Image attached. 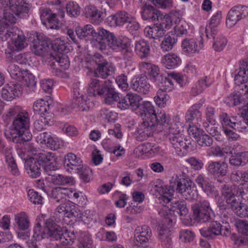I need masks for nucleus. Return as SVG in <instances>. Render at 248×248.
Segmentation results:
<instances>
[{
    "label": "nucleus",
    "mask_w": 248,
    "mask_h": 248,
    "mask_svg": "<svg viewBox=\"0 0 248 248\" xmlns=\"http://www.w3.org/2000/svg\"><path fill=\"white\" fill-rule=\"evenodd\" d=\"M154 189L156 194L158 193L156 196H159V201L163 205V207L158 211L159 215L160 217H164L166 221L168 220L169 222H171L172 220L170 217L171 210L170 206L167 204H169L172 200L171 197L173 195L174 190L170 186L162 184L155 185Z\"/></svg>",
    "instance_id": "obj_5"
},
{
    "label": "nucleus",
    "mask_w": 248,
    "mask_h": 248,
    "mask_svg": "<svg viewBox=\"0 0 248 248\" xmlns=\"http://www.w3.org/2000/svg\"><path fill=\"white\" fill-rule=\"evenodd\" d=\"M0 41H11V49L20 51L27 46L23 32L13 26L19 18L28 16L30 5L28 0H0Z\"/></svg>",
    "instance_id": "obj_1"
},
{
    "label": "nucleus",
    "mask_w": 248,
    "mask_h": 248,
    "mask_svg": "<svg viewBox=\"0 0 248 248\" xmlns=\"http://www.w3.org/2000/svg\"><path fill=\"white\" fill-rule=\"evenodd\" d=\"M45 225L50 240L59 241L57 245L61 244L63 246L70 245L75 239L76 236L74 232H67L66 230L56 224L52 218L46 219Z\"/></svg>",
    "instance_id": "obj_4"
},
{
    "label": "nucleus",
    "mask_w": 248,
    "mask_h": 248,
    "mask_svg": "<svg viewBox=\"0 0 248 248\" xmlns=\"http://www.w3.org/2000/svg\"><path fill=\"white\" fill-rule=\"evenodd\" d=\"M30 118L27 112H20L14 118L12 128L5 132V136L10 141L16 143H24L31 150V145L28 143L32 138V134L29 131Z\"/></svg>",
    "instance_id": "obj_2"
},
{
    "label": "nucleus",
    "mask_w": 248,
    "mask_h": 248,
    "mask_svg": "<svg viewBox=\"0 0 248 248\" xmlns=\"http://www.w3.org/2000/svg\"><path fill=\"white\" fill-rule=\"evenodd\" d=\"M39 166H43L45 164H47L55 161L54 154L50 152L42 151L37 154L34 157Z\"/></svg>",
    "instance_id": "obj_51"
},
{
    "label": "nucleus",
    "mask_w": 248,
    "mask_h": 248,
    "mask_svg": "<svg viewBox=\"0 0 248 248\" xmlns=\"http://www.w3.org/2000/svg\"><path fill=\"white\" fill-rule=\"evenodd\" d=\"M33 109L36 113L40 115L49 110V104L47 101L40 99L35 101L33 105Z\"/></svg>",
    "instance_id": "obj_53"
},
{
    "label": "nucleus",
    "mask_w": 248,
    "mask_h": 248,
    "mask_svg": "<svg viewBox=\"0 0 248 248\" xmlns=\"http://www.w3.org/2000/svg\"><path fill=\"white\" fill-rule=\"evenodd\" d=\"M140 115L142 120L144 118L153 122H157L160 125L168 126L169 122V118L164 112H160L156 114L154 107L149 101L141 102L137 112Z\"/></svg>",
    "instance_id": "obj_7"
},
{
    "label": "nucleus",
    "mask_w": 248,
    "mask_h": 248,
    "mask_svg": "<svg viewBox=\"0 0 248 248\" xmlns=\"http://www.w3.org/2000/svg\"><path fill=\"white\" fill-rule=\"evenodd\" d=\"M200 232L202 236L209 239H214L219 235L227 236L231 232L230 226L227 222L223 226L217 221H212L207 228L201 229Z\"/></svg>",
    "instance_id": "obj_11"
},
{
    "label": "nucleus",
    "mask_w": 248,
    "mask_h": 248,
    "mask_svg": "<svg viewBox=\"0 0 248 248\" xmlns=\"http://www.w3.org/2000/svg\"><path fill=\"white\" fill-rule=\"evenodd\" d=\"M57 212L55 214L56 217L62 218L64 219V217L70 218L73 216V212L70 206L69 203H63L61 204L57 208ZM61 220V218L59 219L58 221Z\"/></svg>",
    "instance_id": "obj_46"
},
{
    "label": "nucleus",
    "mask_w": 248,
    "mask_h": 248,
    "mask_svg": "<svg viewBox=\"0 0 248 248\" xmlns=\"http://www.w3.org/2000/svg\"><path fill=\"white\" fill-rule=\"evenodd\" d=\"M138 149L142 154H145L150 156L160 153L161 150L159 146L151 143L140 145L138 147Z\"/></svg>",
    "instance_id": "obj_42"
},
{
    "label": "nucleus",
    "mask_w": 248,
    "mask_h": 248,
    "mask_svg": "<svg viewBox=\"0 0 248 248\" xmlns=\"http://www.w3.org/2000/svg\"><path fill=\"white\" fill-rule=\"evenodd\" d=\"M233 201V202L230 205L234 213L240 217H247L248 214V206L238 200Z\"/></svg>",
    "instance_id": "obj_39"
},
{
    "label": "nucleus",
    "mask_w": 248,
    "mask_h": 248,
    "mask_svg": "<svg viewBox=\"0 0 248 248\" xmlns=\"http://www.w3.org/2000/svg\"><path fill=\"white\" fill-rule=\"evenodd\" d=\"M42 23L47 28L58 30L60 27L59 20L55 14L48 8L41 7L39 10Z\"/></svg>",
    "instance_id": "obj_19"
},
{
    "label": "nucleus",
    "mask_w": 248,
    "mask_h": 248,
    "mask_svg": "<svg viewBox=\"0 0 248 248\" xmlns=\"http://www.w3.org/2000/svg\"><path fill=\"white\" fill-rule=\"evenodd\" d=\"M203 102V101L201 100L189 108L185 116L186 122L191 123L197 116H202V113L199 109L202 106Z\"/></svg>",
    "instance_id": "obj_41"
},
{
    "label": "nucleus",
    "mask_w": 248,
    "mask_h": 248,
    "mask_svg": "<svg viewBox=\"0 0 248 248\" xmlns=\"http://www.w3.org/2000/svg\"><path fill=\"white\" fill-rule=\"evenodd\" d=\"M19 81H22L26 85L31 91H33L35 88L36 81L34 76L28 70H23Z\"/></svg>",
    "instance_id": "obj_49"
},
{
    "label": "nucleus",
    "mask_w": 248,
    "mask_h": 248,
    "mask_svg": "<svg viewBox=\"0 0 248 248\" xmlns=\"http://www.w3.org/2000/svg\"><path fill=\"white\" fill-rule=\"evenodd\" d=\"M248 80V62L243 61L239 68L237 74L235 76L234 80L237 85L246 82Z\"/></svg>",
    "instance_id": "obj_38"
},
{
    "label": "nucleus",
    "mask_w": 248,
    "mask_h": 248,
    "mask_svg": "<svg viewBox=\"0 0 248 248\" xmlns=\"http://www.w3.org/2000/svg\"><path fill=\"white\" fill-rule=\"evenodd\" d=\"M213 39L215 40L213 44V47L215 50L216 51H222L227 44V40L226 38L222 35H219L217 37H215V39Z\"/></svg>",
    "instance_id": "obj_63"
},
{
    "label": "nucleus",
    "mask_w": 248,
    "mask_h": 248,
    "mask_svg": "<svg viewBox=\"0 0 248 248\" xmlns=\"http://www.w3.org/2000/svg\"><path fill=\"white\" fill-rule=\"evenodd\" d=\"M142 99V97L137 93H127L119 102L118 108L124 110L130 108L133 110H138L141 104Z\"/></svg>",
    "instance_id": "obj_21"
},
{
    "label": "nucleus",
    "mask_w": 248,
    "mask_h": 248,
    "mask_svg": "<svg viewBox=\"0 0 248 248\" xmlns=\"http://www.w3.org/2000/svg\"><path fill=\"white\" fill-rule=\"evenodd\" d=\"M22 87L21 85L14 82H10L4 86L1 92L2 97L5 100L11 101L16 96L21 94Z\"/></svg>",
    "instance_id": "obj_22"
},
{
    "label": "nucleus",
    "mask_w": 248,
    "mask_h": 248,
    "mask_svg": "<svg viewBox=\"0 0 248 248\" xmlns=\"http://www.w3.org/2000/svg\"><path fill=\"white\" fill-rule=\"evenodd\" d=\"M182 48L184 53L189 56H193L200 50V47L194 39H184L182 43Z\"/></svg>",
    "instance_id": "obj_34"
},
{
    "label": "nucleus",
    "mask_w": 248,
    "mask_h": 248,
    "mask_svg": "<svg viewBox=\"0 0 248 248\" xmlns=\"http://www.w3.org/2000/svg\"><path fill=\"white\" fill-rule=\"evenodd\" d=\"M101 96L105 99V103L111 105L115 102H117V107H118L119 102H120L123 96H121L120 93L116 92L113 88L106 86Z\"/></svg>",
    "instance_id": "obj_29"
},
{
    "label": "nucleus",
    "mask_w": 248,
    "mask_h": 248,
    "mask_svg": "<svg viewBox=\"0 0 248 248\" xmlns=\"http://www.w3.org/2000/svg\"><path fill=\"white\" fill-rule=\"evenodd\" d=\"M142 123L139 125L135 135L137 140L143 141L153 135L155 125H160L157 122H153L147 119L143 120Z\"/></svg>",
    "instance_id": "obj_17"
},
{
    "label": "nucleus",
    "mask_w": 248,
    "mask_h": 248,
    "mask_svg": "<svg viewBox=\"0 0 248 248\" xmlns=\"http://www.w3.org/2000/svg\"><path fill=\"white\" fill-rule=\"evenodd\" d=\"M219 117L222 126H228L238 131L246 129V123L242 115L230 117L227 113H223Z\"/></svg>",
    "instance_id": "obj_18"
},
{
    "label": "nucleus",
    "mask_w": 248,
    "mask_h": 248,
    "mask_svg": "<svg viewBox=\"0 0 248 248\" xmlns=\"http://www.w3.org/2000/svg\"><path fill=\"white\" fill-rule=\"evenodd\" d=\"M176 42V40L170 35H165L160 45L161 48L163 51L171 50Z\"/></svg>",
    "instance_id": "obj_60"
},
{
    "label": "nucleus",
    "mask_w": 248,
    "mask_h": 248,
    "mask_svg": "<svg viewBox=\"0 0 248 248\" xmlns=\"http://www.w3.org/2000/svg\"><path fill=\"white\" fill-rule=\"evenodd\" d=\"M166 33V30L163 29L158 23L153 26H147L144 30V35L149 38L157 39L162 37Z\"/></svg>",
    "instance_id": "obj_33"
},
{
    "label": "nucleus",
    "mask_w": 248,
    "mask_h": 248,
    "mask_svg": "<svg viewBox=\"0 0 248 248\" xmlns=\"http://www.w3.org/2000/svg\"><path fill=\"white\" fill-rule=\"evenodd\" d=\"M100 35H106L108 39V46L114 50L123 52L124 59L131 58L132 55L130 47L131 41L128 38L125 37L116 38L113 33L107 30L101 31Z\"/></svg>",
    "instance_id": "obj_6"
},
{
    "label": "nucleus",
    "mask_w": 248,
    "mask_h": 248,
    "mask_svg": "<svg viewBox=\"0 0 248 248\" xmlns=\"http://www.w3.org/2000/svg\"><path fill=\"white\" fill-rule=\"evenodd\" d=\"M15 222L20 230H27L30 226V222L27 215L21 212L15 215Z\"/></svg>",
    "instance_id": "obj_45"
},
{
    "label": "nucleus",
    "mask_w": 248,
    "mask_h": 248,
    "mask_svg": "<svg viewBox=\"0 0 248 248\" xmlns=\"http://www.w3.org/2000/svg\"><path fill=\"white\" fill-rule=\"evenodd\" d=\"M83 13L84 16L93 24H99L103 20L102 12L93 5L86 6Z\"/></svg>",
    "instance_id": "obj_24"
},
{
    "label": "nucleus",
    "mask_w": 248,
    "mask_h": 248,
    "mask_svg": "<svg viewBox=\"0 0 248 248\" xmlns=\"http://www.w3.org/2000/svg\"><path fill=\"white\" fill-rule=\"evenodd\" d=\"M248 16V7L238 5L232 7L229 11L226 18V25L231 28L240 20Z\"/></svg>",
    "instance_id": "obj_15"
},
{
    "label": "nucleus",
    "mask_w": 248,
    "mask_h": 248,
    "mask_svg": "<svg viewBox=\"0 0 248 248\" xmlns=\"http://www.w3.org/2000/svg\"><path fill=\"white\" fill-rule=\"evenodd\" d=\"M179 16L178 12H175L170 13V15H165L162 17L161 14V18H159L161 20L160 22L158 24L160 27H163V29L165 30L169 29L172 25V20L174 19L175 17H178Z\"/></svg>",
    "instance_id": "obj_54"
},
{
    "label": "nucleus",
    "mask_w": 248,
    "mask_h": 248,
    "mask_svg": "<svg viewBox=\"0 0 248 248\" xmlns=\"http://www.w3.org/2000/svg\"><path fill=\"white\" fill-rule=\"evenodd\" d=\"M72 106L78 111H87L90 109V99L81 90L79 82L75 83L73 85Z\"/></svg>",
    "instance_id": "obj_9"
},
{
    "label": "nucleus",
    "mask_w": 248,
    "mask_h": 248,
    "mask_svg": "<svg viewBox=\"0 0 248 248\" xmlns=\"http://www.w3.org/2000/svg\"><path fill=\"white\" fill-rule=\"evenodd\" d=\"M47 228L41 227L39 223H37L33 229L32 238L35 241H40L48 236Z\"/></svg>",
    "instance_id": "obj_58"
},
{
    "label": "nucleus",
    "mask_w": 248,
    "mask_h": 248,
    "mask_svg": "<svg viewBox=\"0 0 248 248\" xmlns=\"http://www.w3.org/2000/svg\"><path fill=\"white\" fill-rule=\"evenodd\" d=\"M63 165L66 171L72 172L82 165V161L76 155L70 153L65 156Z\"/></svg>",
    "instance_id": "obj_28"
},
{
    "label": "nucleus",
    "mask_w": 248,
    "mask_h": 248,
    "mask_svg": "<svg viewBox=\"0 0 248 248\" xmlns=\"http://www.w3.org/2000/svg\"><path fill=\"white\" fill-rule=\"evenodd\" d=\"M48 62L52 72L58 76L62 70L68 69L70 62L67 56L62 54H50Z\"/></svg>",
    "instance_id": "obj_13"
},
{
    "label": "nucleus",
    "mask_w": 248,
    "mask_h": 248,
    "mask_svg": "<svg viewBox=\"0 0 248 248\" xmlns=\"http://www.w3.org/2000/svg\"><path fill=\"white\" fill-rule=\"evenodd\" d=\"M178 127L169 126V131L167 138L175 150L176 154L180 156H184L192 151L191 145L189 143H186L185 139L179 134V129Z\"/></svg>",
    "instance_id": "obj_8"
},
{
    "label": "nucleus",
    "mask_w": 248,
    "mask_h": 248,
    "mask_svg": "<svg viewBox=\"0 0 248 248\" xmlns=\"http://www.w3.org/2000/svg\"><path fill=\"white\" fill-rule=\"evenodd\" d=\"M175 190L187 200L192 201L196 198L195 185L191 181L177 180Z\"/></svg>",
    "instance_id": "obj_14"
},
{
    "label": "nucleus",
    "mask_w": 248,
    "mask_h": 248,
    "mask_svg": "<svg viewBox=\"0 0 248 248\" xmlns=\"http://www.w3.org/2000/svg\"><path fill=\"white\" fill-rule=\"evenodd\" d=\"M193 216L197 221L206 222L212 219L213 211L206 200L200 201L192 206Z\"/></svg>",
    "instance_id": "obj_10"
},
{
    "label": "nucleus",
    "mask_w": 248,
    "mask_h": 248,
    "mask_svg": "<svg viewBox=\"0 0 248 248\" xmlns=\"http://www.w3.org/2000/svg\"><path fill=\"white\" fill-rule=\"evenodd\" d=\"M203 126L206 131L213 137H217V139H219V132L218 128L215 122H205L203 123Z\"/></svg>",
    "instance_id": "obj_59"
},
{
    "label": "nucleus",
    "mask_w": 248,
    "mask_h": 248,
    "mask_svg": "<svg viewBox=\"0 0 248 248\" xmlns=\"http://www.w3.org/2000/svg\"><path fill=\"white\" fill-rule=\"evenodd\" d=\"M91 235L83 233L79 238L78 248H95Z\"/></svg>",
    "instance_id": "obj_61"
},
{
    "label": "nucleus",
    "mask_w": 248,
    "mask_h": 248,
    "mask_svg": "<svg viewBox=\"0 0 248 248\" xmlns=\"http://www.w3.org/2000/svg\"><path fill=\"white\" fill-rule=\"evenodd\" d=\"M212 81L207 77L200 79L192 88L191 93L194 96L202 93L203 90L212 84Z\"/></svg>",
    "instance_id": "obj_50"
},
{
    "label": "nucleus",
    "mask_w": 248,
    "mask_h": 248,
    "mask_svg": "<svg viewBox=\"0 0 248 248\" xmlns=\"http://www.w3.org/2000/svg\"><path fill=\"white\" fill-rule=\"evenodd\" d=\"M141 15L144 20H147L151 22L159 21V18H161L160 12L154 6L147 4L143 6L141 11Z\"/></svg>",
    "instance_id": "obj_27"
},
{
    "label": "nucleus",
    "mask_w": 248,
    "mask_h": 248,
    "mask_svg": "<svg viewBox=\"0 0 248 248\" xmlns=\"http://www.w3.org/2000/svg\"><path fill=\"white\" fill-rule=\"evenodd\" d=\"M150 228L146 225L138 227L135 231L134 243L138 246H145L151 236Z\"/></svg>",
    "instance_id": "obj_25"
},
{
    "label": "nucleus",
    "mask_w": 248,
    "mask_h": 248,
    "mask_svg": "<svg viewBox=\"0 0 248 248\" xmlns=\"http://www.w3.org/2000/svg\"><path fill=\"white\" fill-rule=\"evenodd\" d=\"M158 238L161 245L166 248H170L172 245V237L170 231L169 229L160 227L158 232Z\"/></svg>",
    "instance_id": "obj_43"
},
{
    "label": "nucleus",
    "mask_w": 248,
    "mask_h": 248,
    "mask_svg": "<svg viewBox=\"0 0 248 248\" xmlns=\"http://www.w3.org/2000/svg\"><path fill=\"white\" fill-rule=\"evenodd\" d=\"M67 15L71 17H77L80 14V8L76 2L70 1L65 6Z\"/></svg>",
    "instance_id": "obj_56"
},
{
    "label": "nucleus",
    "mask_w": 248,
    "mask_h": 248,
    "mask_svg": "<svg viewBox=\"0 0 248 248\" xmlns=\"http://www.w3.org/2000/svg\"><path fill=\"white\" fill-rule=\"evenodd\" d=\"M150 50L149 43L145 40L141 39L137 41L135 45L136 54L141 59L147 57Z\"/></svg>",
    "instance_id": "obj_40"
},
{
    "label": "nucleus",
    "mask_w": 248,
    "mask_h": 248,
    "mask_svg": "<svg viewBox=\"0 0 248 248\" xmlns=\"http://www.w3.org/2000/svg\"><path fill=\"white\" fill-rule=\"evenodd\" d=\"M150 87V85L148 82L147 78L145 76L140 75L134 78L132 80L131 88L134 91L139 93L148 94Z\"/></svg>",
    "instance_id": "obj_23"
},
{
    "label": "nucleus",
    "mask_w": 248,
    "mask_h": 248,
    "mask_svg": "<svg viewBox=\"0 0 248 248\" xmlns=\"http://www.w3.org/2000/svg\"><path fill=\"white\" fill-rule=\"evenodd\" d=\"M46 179L55 185H73L75 181L72 177H69L60 174L54 173L50 176L46 177Z\"/></svg>",
    "instance_id": "obj_35"
},
{
    "label": "nucleus",
    "mask_w": 248,
    "mask_h": 248,
    "mask_svg": "<svg viewBox=\"0 0 248 248\" xmlns=\"http://www.w3.org/2000/svg\"><path fill=\"white\" fill-rule=\"evenodd\" d=\"M139 68L148 75L150 80L160 88L159 91L166 93L173 89L174 84L171 78L163 77L158 66L150 62H142L139 63Z\"/></svg>",
    "instance_id": "obj_3"
},
{
    "label": "nucleus",
    "mask_w": 248,
    "mask_h": 248,
    "mask_svg": "<svg viewBox=\"0 0 248 248\" xmlns=\"http://www.w3.org/2000/svg\"><path fill=\"white\" fill-rule=\"evenodd\" d=\"M171 201V200L170 201ZM170 206L171 211L176 212L180 216H186L188 210L186 207V203L184 201H174L170 202Z\"/></svg>",
    "instance_id": "obj_47"
},
{
    "label": "nucleus",
    "mask_w": 248,
    "mask_h": 248,
    "mask_svg": "<svg viewBox=\"0 0 248 248\" xmlns=\"http://www.w3.org/2000/svg\"><path fill=\"white\" fill-rule=\"evenodd\" d=\"M170 97L168 94L163 91H158L156 95L154 97V100L156 104L159 107H164L166 102L169 100Z\"/></svg>",
    "instance_id": "obj_64"
},
{
    "label": "nucleus",
    "mask_w": 248,
    "mask_h": 248,
    "mask_svg": "<svg viewBox=\"0 0 248 248\" xmlns=\"http://www.w3.org/2000/svg\"><path fill=\"white\" fill-rule=\"evenodd\" d=\"M234 186L230 185H225L222 189V194L226 200V203L229 205L236 201Z\"/></svg>",
    "instance_id": "obj_52"
},
{
    "label": "nucleus",
    "mask_w": 248,
    "mask_h": 248,
    "mask_svg": "<svg viewBox=\"0 0 248 248\" xmlns=\"http://www.w3.org/2000/svg\"><path fill=\"white\" fill-rule=\"evenodd\" d=\"M247 152L232 154L229 158V163L234 167L244 166L247 164Z\"/></svg>",
    "instance_id": "obj_44"
},
{
    "label": "nucleus",
    "mask_w": 248,
    "mask_h": 248,
    "mask_svg": "<svg viewBox=\"0 0 248 248\" xmlns=\"http://www.w3.org/2000/svg\"><path fill=\"white\" fill-rule=\"evenodd\" d=\"M25 166L28 173L32 178H36L41 174V168L37 161L32 157H30L25 162Z\"/></svg>",
    "instance_id": "obj_36"
},
{
    "label": "nucleus",
    "mask_w": 248,
    "mask_h": 248,
    "mask_svg": "<svg viewBox=\"0 0 248 248\" xmlns=\"http://www.w3.org/2000/svg\"><path fill=\"white\" fill-rule=\"evenodd\" d=\"M5 158L8 169L12 174L15 176H18L20 174V172L13 155L10 153H7L5 154Z\"/></svg>",
    "instance_id": "obj_55"
},
{
    "label": "nucleus",
    "mask_w": 248,
    "mask_h": 248,
    "mask_svg": "<svg viewBox=\"0 0 248 248\" xmlns=\"http://www.w3.org/2000/svg\"><path fill=\"white\" fill-rule=\"evenodd\" d=\"M93 61L97 65V67L94 71L96 77L106 78L114 73L115 70L114 65L108 62L101 54H95Z\"/></svg>",
    "instance_id": "obj_12"
},
{
    "label": "nucleus",
    "mask_w": 248,
    "mask_h": 248,
    "mask_svg": "<svg viewBox=\"0 0 248 248\" xmlns=\"http://www.w3.org/2000/svg\"><path fill=\"white\" fill-rule=\"evenodd\" d=\"M161 62L167 68L173 69L181 64V60L174 53H169L162 58Z\"/></svg>",
    "instance_id": "obj_37"
},
{
    "label": "nucleus",
    "mask_w": 248,
    "mask_h": 248,
    "mask_svg": "<svg viewBox=\"0 0 248 248\" xmlns=\"http://www.w3.org/2000/svg\"><path fill=\"white\" fill-rule=\"evenodd\" d=\"M50 40L43 33H37L32 42L31 50L36 55L44 57L48 52Z\"/></svg>",
    "instance_id": "obj_16"
},
{
    "label": "nucleus",
    "mask_w": 248,
    "mask_h": 248,
    "mask_svg": "<svg viewBox=\"0 0 248 248\" xmlns=\"http://www.w3.org/2000/svg\"><path fill=\"white\" fill-rule=\"evenodd\" d=\"M106 87L102 81L96 78H92L88 84L87 92L90 96L98 95L101 96Z\"/></svg>",
    "instance_id": "obj_30"
},
{
    "label": "nucleus",
    "mask_w": 248,
    "mask_h": 248,
    "mask_svg": "<svg viewBox=\"0 0 248 248\" xmlns=\"http://www.w3.org/2000/svg\"><path fill=\"white\" fill-rule=\"evenodd\" d=\"M92 170L87 166H81L77 169L75 172L78 173L80 179L85 183H88L90 180V173Z\"/></svg>",
    "instance_id": "obj_62"
},
{
    "label": "nucleus",
    "mask_w": 248,
    "mask_h": 248,
    "mask_svg": "<svg viewBox=\"0 0 248 248\" xmlns=\"http://www.w3.org/2000/svg\"><path fill=\"white\" fill-rule=\"evenodd\" d=\"M97 31V35L96 36V43L95 44L96 47L100 50H105L107 46H108V39L107 37L104 35H100V32L105 29L102 28H98Z\"/></svg>",
    "instance_id": "obj_57"
},
{
    "label": "nucleus",
    "mask_w": 248,
    "mask_h": 248,
    "mask_svg": "<svg viewBox=\"0 0 248 248\" xmlns=\"http://www.w3.org/2000/svg\"><path fill=\"white\" fill-rule=\"evenodd\" d=\"M228 169V164L224 162L211 161L208 163L206 170L209 174L219 181L220 178L227 175Z\"/></svg>",
    "instance_id": "obj_20"
},
{
    "label": "nucleus",
    "mask_w": 248,
    "mask_h": 248,
    "mask_svg": "<svg viewBox=\"0 0 248 248\" xmlns=\"http://www.w3.org/2000/svg\"><path fill=\"white\" fill-rule=\"evenodd\" d=\"M76 31L79 38L85 40L94 38L97 35V32L95 31L92 25L89 24L83 27H77Z\"/></svg>",
    "instance_id": "obj_32"
},
{
    "label": "nucleus",
    "mask_w": 248,
    "mask_h": 248,
    "mask_svg": "<svg viewBox=\"0 0 248 248\" xmlns=\"http://www.w3.org/2000/svg\"><path fill=\"white\" fill-rule=\"evenodd\" d=\"M133 17L127 12L122 11L117 12L115 15H111L109 18L111 22H113L117 26H122L125 23H129L133 20Z\"/></svg>",
    "instance_id": "obj_31"
},
{
    "label": "nucleus",
    "mask_w": 248,
    "mask_h": 248,
    "mask_svg": "<svg viewBox=\"0 0 248 248\" xmlns=\"http://www.w3.org/2000/svg\"><path fill=\"white\" fill-rule=\"evenodd\" d=\"M222 18V13L218 11L213 15L211 18L209 25L205 29V33L207 38H214L217 35L218 32L217 27L220 24Z\"/></svg>",
    "instance_id": "obj_26"
},
{
    "label": "nucleus",
    "mask_w": 248,
    "mask_h": 248,
    "mask_svg": "<svg viewBox=\"0 0 248 248\" xmlns=\"http://www.w3.org/2000/svg\"><path fill=\"white\" fill-rule=\"evenodd\" d=\"M68 188L62 187H56L51 190V197L56 202H63L67 198Z\"/></svg>",
    "instance_id": "obj_48"
}]
</instances>
